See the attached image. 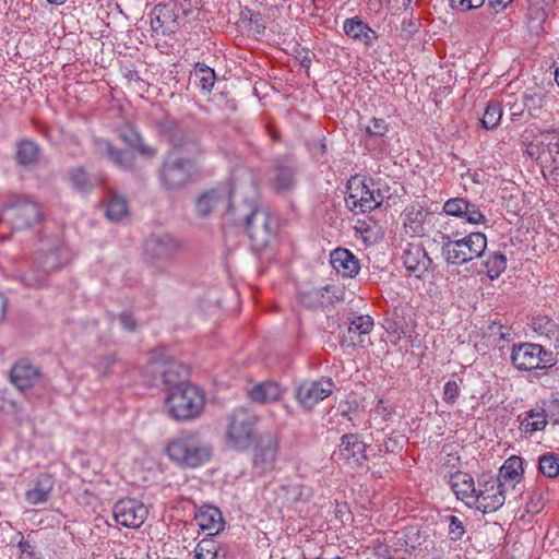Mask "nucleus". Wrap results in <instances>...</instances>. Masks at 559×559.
<instances>
[{
  "label": "nucleus",
  "mask_w": 559,
  "mask_h": 559,
  "mask_svg": "<svg viewBox=\"0 0 559 559\" xmlns=\"http://www.w3.org/2000/svg\"><path fill=\"white\" fill-rule=\"evenodd\" d=\"M447 519L450 538L454 542L460 540L465 534L463 522L456 515H449Z\"/></svg>",
  "instance_id": "nucleus-47"
},
{
  "label": "nucleus",
  "mask_w": 559,
  "mask_h": 559,
  "mask_svg": "<svg viewBox=\"0 0 559 559\" xmlns=\"http://www.w3.org/2000/svg\"><path fill=\"white\" fill-rule=\"evenodd\" d=\"M487 275L491 278H498L507 267V258L502 253H492L484 261Z\"/></svg>",
  "instance_id": "nucleus-44"
},
{
  "label": "nucleus",
  "mask_w": 559,
  "mask_h": 559,
  "mask_svg": "<svg viewBox=\"0 0 559 559\" xmlns=\"http://www.w3.org/2000/svg\"><path fill=\"white\" fill-rule=\"evenodd\" d=\"M487 338L491 346L503 349L512 341L513 333L510 326L493 321L488 325Z\"/></svg>",
  "instance_id": "nucleus-35"
},
{
  "label": "nucleus",
  "mask_w": 559,
  "mask_h": 559,
  "mask_svg": "<svg viewBox=\"0 0 559 559\" xmlns=\"http://www.w3.org/2000/svg\"><path fill=\"white\" fill-rule=\"evenodd\" d=\"M285 389L274 380L257 383L248 391V396L255 404H272L278 402L285 394Z\"/></svg>",
  "instance_id": "nucleus-19"
},
{
  "label": "nucleus",
  "mask_w": 559,
  "mask_h": 559,
  "mask_svg": "<svg viewBox=\"0 0 559 559\" xmlns=\"http://www.w3.org/2000/svg\"><path fill=\"white\" fill-rule=\"evenodd\" d=\"M169 141L175 147H183L187 144L191 143L193 146L197 147V151H200L199 148V142L194 139L189 138L186 133H183L181 130H174L169 134Z\"/></svg>",
  "instance_id": "nucleus-49"
},
{
  "label": "nucleus",
  "mask_w": 559,
  "mask_h": 559,
  "mask_svg": "<svg viewBox=\"0 0 559 559\" xmlns=\"http://www.w3.org/2000/svg\"><path fill=\"white\" fill-rule=\"evenodd\" d=\"M461 390L455 380H450L443 388V401L449 405H454L460 396Z\"/></svg>",
  "instance_id": "nucleus-48"
},
{
  "label": "nucleus",
  "mask_w": 559,
  "mask_h": 559,
  "mask_svg": "<svg viewBox=\"0 0 559 559\" xmlns=\"http://www.w3.org/2000/svg\"><path fill=\"white\" fill-rule=\"evenodd\" d=\"M107 198L106 216L110 221L118 222L128 214V203L123 197L110 190Z\"/></svg>",
  "instance_id": "nucleus-39"
},
{
  "label": "nucleus",
  "mask_w": 559,
  "mask_h": 559,
  "mask_svg": "<svg viewBox=\"0 0 559 559\" xmlns=\"http://www.w3.org/2000/svg\"><path fill=\"white\" fill-rule=\"evenodd\" d=\"M450 485L457 499L472 508L477 490L474 478L465 472L457 471L451 475Z\"/></svg>",
  "instance_id": "nucleus-22"
},
{
  "label": "nucleus",
  "mask_w": 559,
  "mask_h": 559,
  "mask_svg": "<svg viewBox=\"0 0 559 559\" xmlns=\"http://www.w3.org/2000/svg\"><path fill=\"white\" fill-rule=\"evenodd\" d=\"M374 414L380 416L384 421L390 420L395 413L394 407L384 400H379L373 408Z\"/></svg>",
  "instance_id": "nucleus-51"
},
{
  "label": "nucleus",
  "mask_w": 559,
  "mask_h": 559,
  "mask_svg": "<svg viewBox=\"0 0 559 559\" xmlns=\"http://www.w3.org/2000/svg\"><path fill=\"white\" fill-rule=\"evenodd\" d=\"M334 383L331 379L321 378L316 381H304L296 390V400L307 409H311L319 402L330 396Z\"/></svg>",
  "instance_id": "nucleus-13"
},
{
  "label": "nucleus",
  "mask_w": 559,
  "mask_h": 559,
  "mask_svg": "<svg viewBox=\"0 0 559 559\" xmlns=\"http://www.w3.org/2000/svg\"><path fill=\"white\" fill-rule=\"evenodd\" d=\"M373 319L366 314L354 317L349 319V325L347 329L348 335L342 340L343 346H355L358 343H362V335L369 334L373 329Z\"/></svg>",
  "instance_id": "nucleus-26"
},
{
  "label": "nucleus",
  "mask_w": 559,
  "mask_h": 559,
  "mask_svg": "<svg viewBox=\"0 0 559 559\" xmlns=\"http://www.w3.org/2000/svg\"><path fill=\"white\" fill-rule=\"evenodd\" d=\"M419 23L414 20L403 21L402 23V32L406 33V35H412L418 31Z\"/></svg>",
  "instance_id": "nucleus-59"
},
{
  "label": "nucleus",
  "mask_w": 559,
  "mask_h": 559,
  "mask_svg": "<svg viewBox=\"0 0 559 559\" xmlns=\"http://www.w3.org/2000/svg\"><path fill=\"white\" fill-rule=\"evenodd\" d=\"M542 148H543V146H542L540 142L538 144L530 143L526 147V153L531 157H535L537 159L538 154L542 152Z\"/></svg>",
  "instance_id": "nucleus-60"
},
{
  "label": "nucleus",
  "mask_w": 559,
  "mask_h": 559,
  "mask_svg": "<svg viewBox=\"0 0 559 559\" xmlns=\"http://www.w3.org/2000/svg\"><path fill=\"white\" fill-rule=\"evenodd\" d=\"M20 549V559H33L35 547L28 540H20L17 544Z\"/></svg>",
  "instance_id": "nucleus-54"
},
{
  "label": "nucleus",
  "mask_w": 559,
  "mask_h": 559,
  "mask_svg": "<svg viewBox=\"0 0 559 559\" xmlns=\"http://www.w3.org/2000/svg\"><path fill=\"white\" fill-rule=\"evenodd\" d=\"M289 489L292 490L294 495V500H297L301 495V487L300 486H289Z\"/></svg>",
  "instance_id": "nucleus-64"
},
{
  "label": "nucleus",
  "mask_w": 559,
  "mask_h": 559,
  "mask_svg": "<svg viewBox=\"0 0 559 559\" xmlns=\"http://www.w3.org/2000/svg\"><path fill=\"white\" fill-rule=\"evenodd\" d=\"M333 455L345 462L361 463L367 460L366 444L357 433H346L341 437V442Z\"/></svg>",
  "instance_id": "nucleus-15"
},
{
  "label": "nucleus",
  "mask_w": 559,
  "mask_h": 559,
  "mask_svg": "<svg viewBox=\"0 0 559 559\" xmlns=\"http://www.w3.org/2000/svg\"><path fill=\"white\" fill-rule=\"evenodd\" d=\"M542 152L537 160L542 165L550 164L554 169H559V129L547 130L540 134Z\"/></svg>",
  "instance_id": "nucleus-21"
},
{
  "label": "nucleus",
  "mask_w": 559,
  "mask_h": 559,
  "mask_svg": "<svg viewBox=\"0 0 559 559\" xmlns=\"http://www.w3.org/2000/svg\"><path fill=\"white\" fill-rule=\"evenodd\" d=\"M270 183L278 194L286 195L290 193L297 183L296 169L285 162L276 160L270 177Z\"/></svg>",
  "instance_id": "nucleus-16"
},
{
  "label": "nucleus",
  "mask_w": 559,
  "mask_h": 559,
  "mask_svg": "<svg viewBox=\"0 0 559 559\" xmlns=\"http://www.w3.org/2000/svg\"><path fill=\"white\" fill-rule=\"evenodd\" d=\"M150 367L154 372H158L160 374L168 391L176 385L189 383L187 381V377L189 374L188 367L175 359L163 362L154 360L150 362Z\"/></svg>",
  "instance_id": "nucleus-14"
},
{
  "label": "nucleus",
  "mask_w": 559,
  "mask_h": 559,
  "mask_svg": "<svg viewBox=\"0 0 559 559\" xmlns=\"http://www.w3.org/2000/svg\"><path fill=\"white\" fill-rule=\"evenodd\" d=\"M194 552L197 559H206L207 556L215 558L218 549L213 539L204 538L198 543Z\"/></svg>",
  "instance_id": "nucleus-45"
},
{
  "label": "nucleus",
  "mask_w": 559,
  "mask_h": 559,
  "mask_svg": "<svg viewBox=\"0 0 559 559\" xmlns=\"http://www.w3.org/2000/svg\"><path fill=\"white\" fill-rule=\"evenodd\" d=\"M169 459L186 467H198L210 460L211 449L191 432H183L167 445Z\"/></svg>",
  "instance_id": "nucleus-5"
},
{
  "label": "nucleus",
  "mask_w": 559,
  "mask_h": 559,
  "mask_svg": "<svg viewBox=\"0 0 559 559\" xmlns=\"http://www.w3.org/2000/svg\"><path fill=\"white\" fill-rule=\"evenodd\" d=\"M508 492L499 479H496V475L483 473L477 477V490L472 508L483 513L495 512L504 504Z\"/></svg>",
  "instance_id": "nucleus-7"
},
{
  "label": "nucleus",
  "mask_w": 559,
  "mask_h": 559,
  "mask_svg": "<svg viewBox=\"0 0 559 559\" xmlns=\"http://www.w3.org/2000/svg\"><path fill=\"white\" fill-rule=\"evenodd\" d=\"M372 547L376 550V554H378V555L384 556L389 552L388 547L382 545V543L379 539L372 540Z\"/></svg>",
  "instance_id": "nucleus-61"
},
{
  "label": "nucleus",
  "mask_w": 559,
  "mask_h": 559,
  "mask_svg": "<svg viewBox=\"0 0 559 559\" xmlns=\"http://www.w3.org/2000/svg\"><path fill=\"white\" fill-rule=\"evenodd\" d=\"M52 490V479L47 474H41L37 477L33 488L25 492V500L29 504L44 503L49 499Z\"/></svg>",
  "instance_id": "nucleus-33"
},
{
  "label": "nucleus",
  "mask_w": 559,
  "mask_h": 559,
  "mask_svg": "<svg viewBox=\"0 0 559 559\" xmlns=\"http://www.w3.org/2000/svg\"><path fill=\"white\" fill-rule=\"evenodd\" d=\"M121 138L127 144L135 147L142 155L152 157L156 154V150L145 144L142 136L132 128L123 131Z\"/></svg>",
  "instance_id": "nucleus-43"
},
{
  "label": "nucleus",
  "mask_w": 559,
  "mask_h": 559,
  "mask_svg": "<svg viewBox=\"0 0 559 559\" xmlns=\"http://www.w3.org/2000/svg\"><path fill=\"white\" fill-rule=\"evenodd\" d=\"M194 83L205 93H211L214 87L216 75L212 68L205 63H197L194 71L191 73Z\"/></svg>",
  "instance_id": "nucleus-38"
},
{
  "label": "nucleus",
  "mask_w": 559,
  "mask_h": 559,
  "mask_svg": "<svg viewBox=\"0 0 559 559\" xmlns=\"http://www.w3.org/2000/svg\"><path fill=\"white\" fill-rule=\"evenodd\" d=\"M15 158L23 166L36 165L39 159L38 145L28 139L20 141L16 146Z\"/></svg>",
  "instance_id": "nucleus-36"
},
{
  "label": "nucleus",
  "mask_w": 559,
  "mask_h": 559,
  "mask_svg": "<svg viewBox=\"0 0 559 559\" xmlns=\"http://www.w3.org/2000/svg\"><path fill=\"white\" fill-rule=\"evenodd\" d=\"M194 520L209 536H215L224 530V520L218 508L203 507L195 514Z\"/></svg>",
  "instance_id": "nucleus-25"
},
{
  "label": "nucleus",
  "mask_w": 559,
  "mask_h": 559,
  "mask_svg": "<svg viewBox=\"0 0 559 559\" xmlns=\"http://www.w3.org/2000/svg\"><path fill=\"white\" fill-rule=\"evenodd\" d=\"M198 174L193 160L169 153L159 170V178L165 189L177 190L191 182Z\"/></svg>",
  "instance_id": "nucleus-6"
},
{
  "label": "nucleus",
  "mask_w": 559,
  "mask_h": 559,
  "mask_svg": "<svg viewBox=\"0 0 559 559\" xmlns=\"http://www.w3.org/2000/svg\"><path fill=\"white\" fill-rule=\"evenodd\" d=\"M120 322L122 326L128 331H134L135 330V320L129 312H122L119 316Z\"/></svg>",
  "instance_id": "nucleus-58"
},
{
  "label": "nucleus",
  "mask_w": 559,
  "mask_h": 559,
  "mask_svg": "<svg viewBox=\"0 0 559 559\" xmlns=\"http://www.w3.org/2000/svg\"><path fill=\"white\" fill-rule=\"evenodd\" d=\"M487 1H488V4L490 7H492L493 9H497V8L504 9L513 0H487Z\"/></svg>",
  "instance_id": "nucleus-62"
},
{
  "label": "nucleus",
  "mask_w": 559,
  "mask_h": 559,
  "mask_svg": "<svg viewBox=\"0 0 559 559\" xmlns=\"http://www.w3.org/2000/svg\"><path fill=\"white\" fill-rule=\"evenodd\" d=\"M64 252L66 248L59 239H40L34 251L29 269L20 275L21 282L32 288L44 286L49 274L64 264Z\"/></svg>",
  "instance_id": "nucleus-1"
},
{
  "label": "nucleus",
  "mask_w": 559,
  "mask_h": 559,
  "mask_svg": "<svg viewBox=\"0 0 559 559\" xmlns=\"http://www.w3.org/2000/svg\"><path fill=\"white\" fill-rule=\"evenodd\" d=\"M344 33L366 46H372L378 39L376 31L358 17L346 19L343 25Z\"/></svg>",
  "instance_id": "nucleus-28"
},
{
  "label": "nucleus",
  "mask_w": 559,
  "mask_h": 559,
  "mask_svg": "<svg viewBox=\"0 0 559 559\" xmlns=\"http://www.w3.org/2000/svg\"><path fill=\"white\" fill-rule=\"evenodd\" d=\"M539 472L548 478H556L559 475V454L548 452L538 459Z\"/></svg>",
  "instance_id": "nucleus-42"
},
{
  "label": "nucleus",
  "mask_w": 559,
  "mask_h": 559,
  "mask_svg": "<svg viewBox=\"0 0 559 559\" xmlns=\"http://www.w3.org/2000/svg\"><path fill=\"white\" fill-rule=\"evenodd\" d=\"M257 420L253 414L243 408L235 411L227 424L226 439L228 444L237 450L249 448L255 437L254 426Z\"/></svg>",
  "instance_id": "nucleus-10"
},
{
  "label": "nucleus",
  "mask_w": 559,
  "mask_h": 559,
  "mask_svg": "<svg viewBox=\"0 0 559 559\" xmlns=\"http://www.w3.org/2000/svg\"><path fill=\"white\" fill-rule=\"evenodd\" d=\"M547 423L545 409H532L525 413V417L521 420L520 429L524 433L532 435L533 432L545 429Z\"/></svg>",
  "instance_id": "nucleus-37"
},
{
  "label": "nucleus",
  "mask_w": 559,
  "mask_h": 559,
  "mask_svg": "<svg viewBox=\"0 0 559 559\" xmlns=\"http://www.w3.org/2000/svg\"><path fill=\"white\" fill-rule=\"evenodd\" d=\"M116 364V358L114 356H105L100 358L98 361V369L104 373L108 374L109 369Z\"/></svg>",
  "instance_id": "nucleus-57"
},
{
  "label": "nucleus",
  "mask_w": 559,
  "mask_h": 559,
  "mask_svg": "<svg viewBox=\"0 0 559 559\" xmlns=\"http://www.w3.org/2000/svg\"><path fill=\"white\" fill-rule=\"evenodd\" d=\"M403 263L409 272L424 273L430 267L432 261L423 247L409 245L408 248L404 250Z\"/></svg>",
  "instance_id": "nucleus-31"
},
{
  "label": "nucleus",
  "mask_w": 559,
  "mask_h": 559,
  "mask_svg": "<svg viewBox=\"0 0 559 559\" xmlns=\"http://www.w3.org/2000/svg\"><path fill=\"white\" fill-rule=\"evenodd\" d=\"M39 377V370L26 360L16 362L11 369V380L20 390L31 388Z\"/></svg>",
  "instance_id": "nucleus-27"
},
{
  "label": "nucleus",
  "mask_w": 559,
  "mask_h": 559,
  "mask_svg": "<svg viewBox=\"0 0 559 559\" xmlns=\"http://www.w3.org/2000/svg\"><path fill=\"white\" fill-rule=\"evenodd\" d=\"M259 215H262L263 216V226H265L266 224V214L264 212H261L260 210L258 209H254L247 217H246V227L248 229V231L251 234L252 230H253V221L259 216Z\"/></svg>",
  "instance_id": "nucleus-56"
},
{
  "label": "nucleus",
  "mask_w": 559,
  "mask_h": 559,
  "mask_svg": "<svg viewBox=\"0 0 559 559\" xmlns=\"http://www.w3.org/2000/svg\"><path fill=\"white\" fill-rule=\"evenodd\" d=\"M152 29L163 35L174 33L177 27L175 14L166 5H156L152 12Z\"/></svg>",
  "instance_id": "nucleus-32"
},
{
  "label": "nucleus",
  "mask_w": 559,
  "mask_h": 559,
  "mask_svg": "<svg viewBox=\"0 0 559 559\" xmlns=\"http://www.w3.org/2000/svg\"><path fill=\"white\" fill-rule=\"evenodd\" d=\"M448 215L465 218L471 224L485 223L486 217L479 207L464 198H453L443 205Z\"/></svg>",
  "instance_id": "nucleus-17"
},
{
  "label": "nucleus",
  "mask_w": 559,
  "mask_h": 559,
  "mask_svg": "<svg viewBox=\"0 0 559 559\" xmlns=\"http://www.w3.org/2000/svg\"><path fill=\"white\" fill-rule=\"evenodd\" d=\"M452 8L466 12L472 9L480 8L486 0H450Z\"/></svg>",
  "instance_id": "nucleus-52"
},
{
  "label": "nucleus",
  "mask_w": 559,
  "mask_h": 559,
  "mask_svg": "<svg viewBox=\"0 0 559 559\" xmlns=\"http://www.w3.org/2000/svg\"><path fill=\"white\" fill-rule=\"evenodd\" d=\"M388 131V123L380 118H372L370 124L366 127V132L372 136H384Z\"/></svg>",
  "instance_id": "nucleus-50"
},
{
  "label": "nucleus",
  "mask_w": 559,
  "mask_h": 559,
  "mask_svg": "<svg viewBox=\"0 0 559 559\" xmlns=\"http://www.w3.org/2000/svg\"><path fill=\"white\" fill-rule=\"evenodd\" d=\"M278 453V439L272 435L261 436L254 447L253 469L259 476L275 467Z\"/></svg>",
  "instance_id": "nucleus-12"
},
{
  "label": "nucleus",
  "mask_w": 559,
  "mask_h": 559,
  "mask_svg": "<svg viewBox=\"0 0 559 559\" xmlns=\"http://www.w3.org/2000/svg\"><path fill=\"white\" fill-rule=\"evenodd\" d=\"M322 297L326 298L328 301L332 304L342 298V292L335 286L328 285L323 288Z\"/></svg>",
  "instance_id": "nucleus-55"
},
{
  "label": "nucleus",
  "mask_w": 559,
  "mask_h": 559,
  "mask_svg": "<svg viewBox=\"0 0 559 559\" xmlns=\"http://www.w3.org/2000/svg\"><path fill=\"white\" fill-rule=\"evenodd\" d=\"M428 213L420 204H411L402 213L403 225L406 234L411 236L426 235V218Z\"/></svg>",
  "instance_id": "nucleus-23"
},
{
  "label": "nucleus",
  "mask_w": 559,
  "mask_h": 559,
  "mask_svg": "<svg viewBox=\"0 0 559 559\" xmlns=\"http://www.w3.org/2000/svg\"><path fill=\"white\" fill-rule=\"evenodd\" d=\"M203 392L191 383L171 388L165 397V409L169 417L185 421L199 417L204 408Z\"/></svg>",
  "instance_id": "nucleus-3"
},
{
  "label": "nucleus",
  "mask_w": 559,
  "mask_h": 559,
  "mask_svg": "<svg viewBox=\"0 0 559 559\" xmlns=\"http://www.w3.org/2000/svg\"><path fill=\"white\" fill-rule=\"evenodd\" d=\"M68 181L71 187L82 193L91 192L105 182L103 176H90L83 167H74L68 171Z\"/></svg>",
  "instance_id": "nucleus-30"
},
{
  "label": "nucleus",
  "mask_w": 559,
  "mask_h": 559,
  "mask_svg": "<svg viewBox=\"0 0 559 559\" xmlns=\"http://www.w3.org/2000/svg\"><path fill=\"white\" fill-rule=\"evenodd\" d=\"M442 253L448 263L462 265L483 257L487 248V237L479 231L464 235L459 230L441 233Z\"/></svg>",
  "instance_id": "nucleus-2"
},
{
  "label": "nucleus",
  "mask_w": 559,
  "mask_h": 559,
  "mask_svg": "<svg viewBox=\"0 0 559 559\" xmlns=\"http://www.w3.org/2000/svg\"><path fill=\"white\" fill-rule=\"evenodd\" d=\"M40 217L38 204L25 198L4 205L0 211V223L8 224L15 230L32 227L40 221Z\"/></svg>",
  "instance_id": "nucleus-9"
},
{
  "label": "nucleus",
  "mask_w": 559,
  "mask_h": 559,
  "mask_svg": "<svg viewBox=\"0 0 559 559\" xmlns=\"http://www.w3.org/2000/svg\"><path fill=\"white\" fill-rule=\"evenodd\" d=\"M8 307L7 298L0 294V322L4 319Z\"/></svg>",
  "instance_id": "nucleus-63"
},
{
  "label": "nucleus",
  "mask_w": 559,
  "mask_h": 559,
  "mask_svg": "<svg viewBox=\"0 0 559 559\" xmlns=\"http://www.w3.org/2000/svg\"><path fill=\"white\" fill-rule=\"evenodd\" d=\"M511 361L521 371H532L554 367L557 358L539 344L522 343L512 347Z\"/></svg>",
  "instance_id": "nucleus-8"
},
{
  "label": "nucleus",
  "mask_w": 559,
  "mask_h": 559,
  "mask_svg": "<svg viewBox=\"0 0 559 559\" xmlns=\"http://www.w3.org/2000/svg\"><path fill=\"white\" fill-rule=\"evenodd\" d=\"M532 326L535 332L548 338L559 342V325L547 316H538L533 319Z\"/></svg>",
  "instance_id": "nucleus-40"
},
{
  "label": "nucleus",
  "mask_w": 559,
  "mask_h": 559,
  "mask_svg": "<svg viewBox=\"0 0 559 559\" xmlns=\"http://www.w3.org/2000/svg\"><path fill=\"white\" fill-rule=\"evenodd\" d=\"M106 152L108 157L118 166L124 167L126 164L123 162V153L111 145L110 143H106Z\"/></svg>",
  "instance_id": "nucleus-53"
},
{
  "label": "nucleus",
  "mask_w": 559,
  "mask_h": 559,
  "mask_svg": "<svg viewBox=\"0 0 559 559\" xmlns=\"http://www.w3.org/2000/svg\"><path fill=\"white\" fill-rule=\"evenodd\" d=\"M388 190L372 178L354 176L347 182V207L355 213L370 212L382 205Z\"/></svg>",
  "instance_id": "nucleus-4"
},
{
  "label": "nucleus",
  "mask_w": 559,
  "mask_h": 559,
  "mask_svg": "<svg viewBox=\"0 0 559 559\" xmlns=\"http://www.w3.org/2000/svg\"><path fill=\"white\" fill-rule=\"evenodd\" d=\"M229 197L230 192L226 187H219L203 193L195 204L198 216H207L219 203L227 202Z\"/></svg>",
  "instance_id": "nucleus-29"
},
{
  "label": "nucleus",
  "mask_w": 559,
  "mask_h": 559,
  "mask_svg": "<svg viewBox=\"0 0 559 559\" xmlns=\"http://www.w3.org/2000/svg\"><path fill=\"white\" fill-rule=\"evenodd\" d=\"M333 269L343 277H354L359 272V262L356 257L345 248H337L331 253Z\"/></svg>",
  "instance_id": "nucleus-24"
},
{
  "label": "nucleus",
  "mask_w": 559,
  "mask_h": 559,
  "mask_svg": "<svg viewBox=\"0 0 559 559\" xmlns=\"http://www.w3.org/2000/svg\"><path fill=\"white\" fill-rule=\"evenodd\" d=\"M546 502L545 493L542 490H534L530 493L526 502V511L531 514L539 513Z\"/></svg>",
  "instance_id": "nucleus-46"
},
{
  "label": "nucleus",
  "mask_w": 559,
  "mask_h": 559,
  "mask_svg": "<svg viewBox=\"0 0 559 559\" xmlns=\"http://www.w3.org/2000/svg\"><path fill=\"white\" fill-rule=\"evenodd\" d=\"M148 515L146 506L133 498H124L116 502L114 516L118 524L128 528H140Z\"/></svg>",
  "instance_id": "nucleus-11"
},
{
  "label": "nucleus",
  "mask_w": 559,
  "mask_h": 559,
  "mask_svg": "<svg viewBox=\"0 0 559 559\" xmlns=\"http://www.w3.org/2000/svg\"><path fill=\"white\" fill-rule=\"evenodd\" d=\"M523 475L524 468L522 457L512 455L506 460L502 466L499 468V473L496 475V479H499V483H501L503 487L510 491L514 490L516 485L522 481Z\"/></svg>",
  "instance_id": "nucleus-20"
},
{
  "label": "nucleus",
  "mask_w": 559,
  "mask_h": 559,
  "mask_svg": "<svg viewBox=\"0 0 559 559\" xmlns=\"http://www.w3.org/2000/svg\"><path fill=\"white\" fill-rule=\"evenodd\" d=\"M502 118V106L499 100H490L485 109L484 116L480 120L481 127L487 130L497 128Z\"/></svg>",
  "instance_id": "nucleus-41"
},
{
  "label": "nucleus",
  "mask_w": 559,
  "mask_h": 559,
  "mask_svg": "<svg viewBox=\"0 0 559 559\" xmlns=\"http://www.w3.org/2000/svg\"><path fill=\"white\" fill-rule=\"evenodd\" d=\"M555 0H528L527 9V26L530 32L539 36L545 32L544 24L546 23Z\"/></svg>",
  "instance_id": "nucleus-18"
},
{
  "label": "nucleus",
  "mask_w": 559,
  "mask_h": 559,
  "mask_svg": "<svg viewBox=\"0 0 559 559\" xmlns=\"http://www.w3.org/2000/svg\"><path fill=\"white\" fill-rule=\"evenodd\" d=\"M176 248V242L168 235H153L145 242V250L156 258H169Z\"/></svg>",
  "instance_id": "nucleus-34"
}]
</instances>
